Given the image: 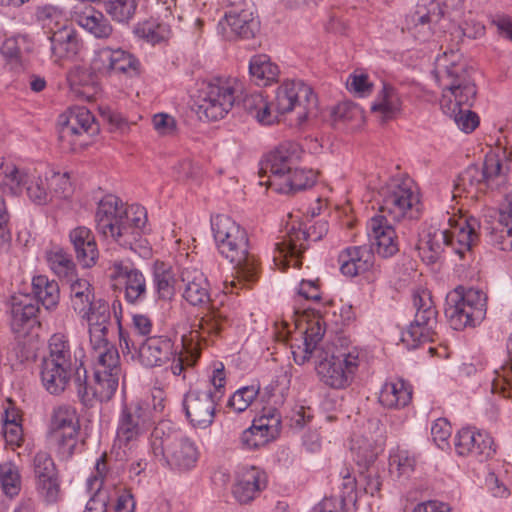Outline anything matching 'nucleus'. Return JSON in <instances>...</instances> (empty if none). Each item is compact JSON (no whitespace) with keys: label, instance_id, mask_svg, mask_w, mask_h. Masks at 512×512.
I'll return each instance as SVG.
<instances>
[{"label":"nucleus","instance_id":"423d86ee","mask_svg":"<svg viewBox=\"0 0 512 512\" xmlns=\"http://www.w3.org/2000/svg\"><path fill=\"white\" fill-rule=\"evenodd\" d=\"M84 366L67 335L53 334L48 341V354L40 363V379L51 395H60Z\"/></svg>","mask_w":512,"mask_h":512},{"label":"nucleus","instance_id":"b1692460","mask_svg":"<svg viewBox=\"0 0 512 512\" xmlns=\"http://www.w3.org/2000/svg\"><path fill=\"white\" fill-rule=\"evenodd\" d=\"M226 38L251 39L260 31V21L250 10H231L219 21Z\"/></svg>","mask_w":512,"mask_h":512},{"label":"nucleus","instance_id":"9b49d317","mask_svg":"<svg viewBox=\"0 0 512 512\" xmlns=\"http://www.w3.org/2000/svg\"><path fill=\"white\" fill-rule=\"evenodd\" d=\"M157 392L159 393L158 402H156L157 396L153 395V404L139 400L122 407L116 432V439L120 445L129 446L154 425L156 415L164 408L162 392L161 390Z\"/></svg>","mask_w":512,"mask_h":512},{"label":"nucleus","instance_id":"0e129e2a","mask_svg":"<svg viewBox=\"0 0 512 512\" xmlns=\"http://www.w3.org/2000/svg\"><path fill=\"white\" fill-rule=\"evenodd\" d=\"M372 83L368 79V75L364 73H354L349 76L347 80V88L358 94L359 96H366L372 92Z\"/></svg>","mask_w":512,"mask_h":512},{"label":"nucleus","instance_id":"c85d7f7f","mask_svg":"<svg viewBox=\"0 0 512 512\" xmlns=\"http://www.w3.org/2000/svg\"><path fill=\"white\" fill-rule=\"evenodd\" d=\"M73 19L81 28L96 39H109L114 32L109 19L92 6H86L82 10L75 11Z\"/></svg>","mask_w":512,"mask_h":512},{"label":"nucleus","instance_id":"a18cd8bd","mask_svg":"<svg viewBox=\"0 0 512 512\" xmlns=\"http://www.w3.org/2000/svg\"><path fill=\"white\" fill-rule=\"evenodd\" d=\"M507 353L509 361L500 370L494 372L495 377L491 382V392L512 398V333L507 342Z\"/></svg>","mask_w":512,"mask_h":512},{"label":"nucleus","instance_id":"393cba45","mask_svg":"<svg viewBox=\"0 0 512 512\" xmlns=\"http://www.w3.org/2000/svg\"><path fill=\"white\" fill-rule=\"evenodd\" d=\"M33 471L41 494L47 502H55L59 493V483L51 456L46 452H38L33 459Z\"/></svg>","mask_w":512,"mask_h":512},{"label":"nucleus","instance_id":"39448f33","mask_svg":"<svg viewBox=\"0 0 512 512\" xmlns=\"http://www.w3.org/2000/svg\"><path fill=\"white\" fill-rule=\"evenodd\" d=\"M480 222L470 216L461 219L453 230L435 229L429 231L420 241L419 254L427 264L438 262L445 247L451 248L460 259L470 264L474 259L473 247L479 240Z\"/></svg>","mask_w":512,"mask_h":512},{"label":"nucleus","instance_id":"20e7f679","mask_svg":"<svg viewBox=\"0 0 512 512\" xmlns=\"http://www.w3.org/2000/svg\"><path fill=\"white\" fill-rule=\"evenodd\" d=\"M299 146L296 143H284L270 152L261 163L260 178L268 176L261 185L282 194H295L314 186L317 172L312 169L294 168L299 159Z\"/></svg>","mask_w":512,"mask_h":512},{"label":"nucleus","instance_id":"f704fd0d","mask_svg":"<svg viewBox=\"0 0 512 512\" xmlns=\"http://www.w3.org/2000/svg\"><path fill=\"white\" fill-rule=\"evenodd\" d=\"M412 399V388L404 380L386 382L379 393V402L387 408H403Z\"/></svg>","mask_w":512,"mask_h":512},{"label":"nucleus","instance_id":"1a4fd4ad","mask_svg":"<svg viewBox=\"0 0 512 512\" xmlns=\"http://www.w3.org/2000/svg\"><path fill=\"white\" fill-rule=\"evenodd\" d=\"M224 365L218 363L214 366L210 383L215 391L210 388L205 390L191 389L183 400L186 417L194 427L207 428L213 423L217 402L223 396L225 387Z\"/></svg>","mask_w":512,"mask_h":512},{"label":"nucleus","instance_id":"37998d69","mask_svg":"<svg viewBox=\"0 0 512 512\" xmlns=\"http://www.w3.org/2000/svg\"><path fill=\"white\" fill-rule=\"evenodd\" d=\"M32 292L47 310L57 306L60 298L59 285L55 280H49L45 275H38L32 279Z\"/></svg>","mask_w":512,"mask_h":512},{"label":"nucleus","instance_id":"c03bdc74","mask_svg":"<svg viewBox=\"0 0 512 512\" xmlns=\"http://www.w3.org/2000/svg\"><path fill=\"white\" fill-rule=\"evenodd\" d=\"M154 288L161 300H171L175 295V276L164 262H155L153 267Z\"/></svg>","mask_w":512,"mask_h":512},{"label":"nucleus","instance_id":"412c9836","mask_svg":"<svg viewBox=\"0 0 512 512\" xmlns=\"http://www.w3.org/2000/svg\"><path fill=\"white\" fill-rule=\"evenodd\" d=\"M455 449L460 456H472L480 462L495 453L492 437L485 431L473 427L462 428L454 440Z\"/></svg>","mask_w":512,"mask_h":512},{"label":"nucleus","instance_id":"680f3d73","mask_svg":"<svg viewBox=\"0 0 512 512\" xmlns=\"http://www.w3.org/2000/svg\"><path fill=\"white\" fill-rule=\"evenodd\" d=\"M324 332L325 328L323 327L319 319L311 321L304 332L303 346L310 348L311 350L316 352L317 355H319L320 351H325L324 349H320L318 347V344L322 340Z\"/></svg>","mask_w":512,"mask_h":512},{"label":"nucleus","instance_id":"6ab92c4d","mask_svg":"<svg viewBox=\"0 0 512 512\" xmlns=\"http://www.w3.org/2000/svg\"><path fill=\"white\" fill-rule=\"evenodd\" d=\"M116 304L121 307V303L114 301L112 307L102 299H97L96 303L82 317V321L87 323L88 334L92 348H101L107 344L109 328L112 325V315L118 324L120 331V314L116 311Z\"/></svg>","mask_w":512,"mask_h":512},{"label":"nucleus","instance_id":"f257e3e1","mask_svg":"<svg viewBox=\"0 0 512 512\" xmlns=\"http://www.w3.org/2000/svg\"><path fill=\"white\" fill-rule=\"evenodd\" d=\"M456 58L451 49L437 59L436 77L442 87L440 106L460 130L471 133L479 125L478 115L470 110L477 91L466 65L457 62Z\"/></svg>","mask_w":512,"mask_h":512},{"label":"nucleus","instance_id":"0eeeda50","mask_svg":"<svg viewBox=\"0 0 512 512\" xmlns=\"http://www.w3.org/2000/svg\"><path fill=\"white\" fill-rule=\"evenodd\" d=\"M379 213L392 222L417 219L421 213L420 195L415 182L404 175L393 176L378 190Z\"/></svg>","mask_w":512,"mask_h":512},{"label":"nucleus","instance_id":"338daca9","mask_svg":"<svg viewBox=\"0 0 512 512\" xmlns=\"http://www.w3.org/2000/svg\"><path fill=\"white\" fill-rule=\"evenodd\" d=\"M357 105L351 102H342L334 107L331 116L334 122H347L359 114Z\"/></svg>","mask_w":512,"mask_h":512},{"label":"nucleus","instance_id":"8fccbe9b","mask_svg":"<svg viewBox=\"0 0 512 512\" xmlns=\"http://www.w3.org/2000/svg\"><path fill=\"white\" fill-rule=\"evenodd\" d=\"M47 262L53 272L60 278L72 281L75 265L71 257L61 248L47 253Z\"/></svg>","mask_w":512,"mask_h":512},{"label":"nucleus","instance_id":"4be33fe9","mask_svg":"<svg viewBox=\"0 0 512 512\" xmlns=\"http://www.w3.org/2000/svg\"><path fill=\"white\" fill-rule=\"evenodd\" d=\"M371 247L382 258H390L398 253L399 244L392 221L383 215L373 216L367 223Z\"/></svg>","mask_w":512,"mask_h":512},{"label":"nucleus","instance_id":"4d7b16f0","mask_svg":"<svg viewBox=\"0 0 512 512\" xmlns=\"http://www.w3.org/2000/svg\"><path fill=\"white\" fill-rule=\"evenodd\" d=\"M416 464V459L406 450H397L390 455L389 471L391 474H397L398 477L409 476Z\"/></svg>","mask_w":512,"mask_h":512},{"label":"nucleus","instance_id":"e2e57ef3","mask_svg":"<svg viewBox=\"0 0 512 512\" xmlns=\"http://www.w3.org/2000/svg\"><path fill=\"white\" fill-rule=\"evenodd\" d=\"M431 435L435 444L444 449L451 435V425L445 418H438L431 427Z\"/></svg>","mask_w":512,"mask_h":512},{"label":"nucleus","instance_id":"ea45409f","mask_svg":"<svg viewBox=\"0 0 512 512\" xmlns=\"http://www.w3.org/2000/svg\"><path fill=\"white\" fill-rule=\"evenodd\" d=\"M98 57L103 68L108 71L126 73L137 69L138 61L136 58L122 49L111 50L110 48H103L98 52Z\"/></svg>","mask_w":512,"mask_h":512},{"label":"nucleus","instance_id":"4c0bfd02","mask_svg":"<svg viewBox=\"0 0 512 512\" xmlns=\"http://www.w3.org/2000/svg\"><path fill=\"white\" fill-rule=\"evenodd\" d=\"M279 68L268 55L259 54L250 59L249 74L257 86H268L276 82L279 77Z\"/></svg>","mask_w":512,"mask_h":512},{"label":"nucleus","instance_id":"9d476101","mask_svg":"<svg viewBox=\"0 0 512 512\" xmlns=\"http://www.w3.org/2000/svg\"><path fill=\"white\" fill-rule=\"evenodd\" d=\"M165 424L156 426L152 432L151 451L160 461L171 468L186 471L193 468L198 460L194 442L177 433H165Z\"/></svg>","mask_w":512,"mask_h":512},{"label":"nucleus","instance_id":"4468645a","mask_svg":"<svg viewBox=\"0 0 512 512\" xmlns=\"http://www.w3.org/2000/svg\"><path fill=\"white\" fill-rule=\"evenodd\" d=\"M359 356L360 353L356 347H341L332 352L320 351L316 365L320 380L334 389L347 387L359 366Z\"/></svg>","mask_w":512,"mask_h":512},{"label":"nucleus","instance_id":"ddd939ff","mask_svg":"<svg viewBox=\"0 0 512 512\" xmlns=\"http://www.w3.org/2000/svg\"><path fill=\"white\" fill-rule=\"evenodd\" d=\"M58 125L60 146L68 152L87 147L100 130L94 115L83 106L72 107L60 115Z\"/></svg>","mask_w":512,"mask_h":512},{"label":"nucleus","instance_id":"864d4df0","mask_svg":"<svg viewBox=\"0 0 512 512\" xmlns=\"http://www.w3.org/2000/svg\"><path fill=\"white\" fill-rule=\"evenodd\" d=\"M0 483L7 496L18 495L21 489V476L14 463L9 461L0 463Z\"/></svg>","mask_w":512,"mask_h":512},{"label":"nucleus","instance_id":"72a5a7b5","mask_svg":"<svg viewBox=\"0 0 512 512\" xmlns=\"http://www.w3.org/2000/svg\"><path fill=\"white\" fill-rule=\"evenodd\" d=\"M51 51L56 60L72 58L80 50L81 43L72 27L64 26L53 32L49 37Z\"/></svg>","mask_w":512,"mask_h":512},{"label":"nucleus","instance_id":"7c9ffc66","mask_svg":"<svg viewBox=\"0 0 512 512\" xmlns=\"http://www.w3.org/2000/svg\"><path fill=\"white\" fill-rule=\"evenodd\" d=\"M266 486V475L257 467L243 468L233 488V494L240 503H248Z\"/></svg>","mask_w":512,"mask_h":512},{"label":"nucleus","instance_id":"69168bd1","mask_svg":"<svg viewBox=\"0 0 512 512\" xmlns=\"http://www.w3.org/2000/svg\"><path fill=\"white\" fill-rule=\"evenodd\" d=\"M444 16L451 22L458 23L467 14L464 11V0H440Z\"/></svg>","mask_w":512,"mask_h":512},{"label":"nucleus","instance_id":"a878e982","mask_svg":"<svg viewBox=\"0 0 512 512\" xmlns=\"http://www.w3.org/2000/svg\"><path fill=\"white\" fill-rule=\"evenodd\" d=\"M39 307L27 295L13 296L11 298L10 326L18 337L24 336L39 324L37 313Z\"/></svg>","mask_w":512,"mask_h":512},{"label":"nucleus","instance_id":"603ef678","mask_svg":"<svg viewBox=\"0 0 512 512\" xmlns=\"http://www.w3.org/2000/svg\"><path fill=\"white\" fill-rule=\"evenodd\" d=\"M135 33L138 37L143 38L147 42L155 45L169 37L170 28L167 24L150 20L138 24L135 28Z\"/></svg>","mask_w":512,"mask_h":512},{"label":"nucleus","instance_id":"2eb2a0df","mask_svg":"<svg viewBox=\"0 0 512 512\" xmlns=\"http://www.w3.org/2000/svg\"><path fill=\"white\" fill-rule=\"evenodd\" d=\"M119 346L125 357H138L145 367H157L171 361L176 355L174 344L168 336H151L138 345L122 327L119 331Z\"/></svg>","mask_w":512,"mask_h":512},{"label":"nucleus","instance_id":"5fc2aeb1","mask_svg":"<svg viewBox=\"0 0 512 512\" xmlns=\"http://www.w3.org/2000/svg\"><path fill=\"white\" fill-rule=\"evenodd\" d=\"M21 42L24 43L23 38ZM1 53L6 59V64L10 70L20 72L24 69L23 50L19 38L6 39L1 46Z\"/></svg>","mask_w":512,"mask_h":512},{"label":"nucleus","instance_id":"3c124183","mask_svg":"<svg viewBox=\"0 0 512 512\" xmlns=\"http://www.w3.org/2000/svg\"><path fill=\"white\" fill-rule=\"evenodd\" d=\"M105 12L118 23H128L137 8L136 0H101Z\"/></svg>","mask_w":512,"mask_h":512},{"label":"nucleus","instance_id":"79ce46f5","mask_svg":"<svg viewBox=\"0 0 512 512\" xmlns=\"http://www.w3.org/2000/svg\"><path fill=\"white\" fill-rule=\"evenodd\" d=\"M28 175L12 162L0 159V189L7 194L18 196L22 193Z\"/></svg>","mask_w":512,"mask_h":512},{"label":"nucleus","instance_id":"6e6d98bb","mask_svg":"<svg viewBox=\"0 0 512 512\" xmlns=\"http://www.w3.org/2000/svg\"><path fill=\"white\" fill-rule=\"evenodd\" d=\"M47 186V179L41 177L28 176L23 187L31 202L37 205L47 204L50 200V193Z\"/></svg>","mask_w":512,"mask_h":512},{"label":"nucleus","instance_id":"a211bd4d","mask_svg":"<svg viewBox=\"0 0 512 512\" xmlns=\"http://www.w3.org/2000/svg\"><path fill=\"white\" fill-rule=\"evenodd\" d=\"M114 288L124 291L125 300L130 304L143 302L147 295V284L143 273L125 260H115L109 267Z\"/></svg>","mask_w":512,"mask_h":512},{"label":"nucleus","instance_id":"7ed1b4c3","mask_svg":"<svg viewBox=\"0 0 512 512\" xmlns=\"http://www.w3.org/2000/svg\"><path fill=\"white\" fill-rule=\"evenodd\" d=\"M211 229L218 251L235 264L239 279L225 284L224 292L233 293L237 285L254 282L258 276V261L249 251L248 234L231 217L220 214L211 218Z\"/></svg>","mask_w":512,"mask_h":512},{"label":"nucleus","instance_id":"13d9d810","mask_svg":"<svg viewBox=\"0 0 512 512\" xmlns=\"http://www.w3.org/2000/svg\"><path fill=\"white\" fill-rule=\"evenodd\" d=\"M258 388L255 386H245L233 393V395L229 398L227 403V407L232 409L233 411L240 413L245 411L253 400L258 395Z\"/></svg>","mask_w":512,"mask_h":512},{"label":"nucleus","instance_id":"473e14b6","mask_svg":"<svg viewBox=\"0 0 512 512\" xmlns=\"http://www.w3.org/2000/svg\"><path fill=\"white\" fill-rule=\"evenodd\" d=\"M495 213L498 223L492 227L491 241L502 251H512V194L507 196V206Z\"/></svg>","mask_w":512,"mask_h":512},{"label":"nucleus","instance_id":"49530a36","mask_svg":"<svg viewBox=\"0 0 512 512\" xmlns=\"http://www.w3.org/2000/svg\"><path fill=\"white\" fill-rule=\"evenodd\" d=\"M445 17L440 0H421L415 12L411 15V21L418 25H431L438 23Z\"/></svg>","mask_w":512,"mask_h":512},{"label":"nucleus","instance_id":"f3484780","mask_svg":"<svg viewBox=\"0 0 512 512\" xmlns=\"http://www.w3.org/2000/svg\"><path fill=\"white\" fill-rule=\"evenodd\" d=\"M281 115L291 112L296 107L303 108L299 112L298 122L303 124L317 116V99L310 86L301 81H285L276 90L273 100Z\"/></svg>","mask_w":512,"mask_h":512},{"label":"nucleus","instance_id":"c756f323","mask_svg":"<svg viewBox=\"0 0 512 512\" xmlns=\"http://www.w3.org/2000/svg\"><path fill=\"white\" fill-rule=\"evenodd\" d=\"M184 284L183 297L191 305H201L210 301L209 283L202 271L196 268H184L181 272Z\"/></svg>","mask_w":512,"mask_h":512},{"label":"nucleus","instance_id":"f8f14e48","mask_svg":"<svg viewBox=\"0 0 512 512\" xmlns=\"http://www.w3.org/2000/svg\"><path fill=\"white\" fill-rule=\"evenodd\" d=\"M239 91L240 87L234 79L216 78L204 82L195 102L197 115L210 121L224 118L236 103Z\"/></svg>","mask_w":512,"mask_h":512},{"label":"nucleus","instance_id":"09e8293b","mask_svg":"<svg viewBox=\"0 0 512 512\" xmlns=\"http://www.w3.org/2000/svg\"><path fill=\"white\" fill-rule=\"evenodd\" d=\"M484 34L485 26L475 19L471 11H468L460 22L457 23V26L450 35L453 37L452 40L456 42L455 45L458 46L464 37L477 39Z\"/></svg>","mask_w":512,"mask_h":512},{"label":"nucleus","instance_id":"774afa93","mask_svg":"<svg viewBox=\"0 0 512 512\" xmlns=\"http://www.w3.org/2000/svg\"><path fill=\"white\" fill-rule=\"evenodd\" d=\"M280 112L277 111L274 102H267L266 100L263 102V106L257 110V113L253 118H255L262 125H272L278 121L280 116Z\"/></svg>","mask_w":512,"mask_h":512},{"label":"nucleus","instance_id":"052dcab7","mask_svg":"<svg viewBox=\"0 0 512 512\" xmlns=\"http://www.w3.org/2000/svg\"><path fill=\"white\" fill-rule=\"evenodd\" d=\"M483 177L481 178L486 188L497 185L495 180L501 176L502 164L501 160L495 155L487 156L484 160L483 166L480 168Z\"/></svg>","mask_w":512,"mask_h":512},{"label":"nucleus","instance_id":"c9c22d12","mask_svg":"<svg viewBox=\"0 0 512 512\" xmlns=\"http://www.w3.org/2000/svg\"><path fill=\"white\" fill-rule=\"evenodd\" d=\"M96 387H92L87 383V370L83 366L78 372L75 378L77 395L81 403L86 407L93 406L96 400L100 402L109 401L116 391H112L108 396L104 397L106 387L104 381L101 379H95Z\"/></svg>","mask_w":512,"mask_h":512},{"label":"nucleus","instance_id":"58836bf2","mask_svg":"<svg viewBox=\"0 0 512 512\" xmlns=\"http://www.w3.org/2000/svg\"><path fill=\"white\" fill-rule=\"evenodd\" d=\"M228 325L227 315L219 309L212 308L198 320L197 324L192 325L191 339L193 340L194 337L204 339V335H219Z\"/></svg>","mask_w":512,"mask_h":512},{"label":"nucleus","instance_id":"dca6fc26","mask_svg":"<svg viewBox=\"0 0 512 512\" xmlns=\"http://www.w3.org/2000/svg\"><path fill=\"white\" fill-rule=\"evenodd\" d=\"M415 319L407 330L402 332L401 341L408 349H415L425 342L435 341L437 311L428 292L414 295Z\"/></svg>","mask_w":512,"mask_h":512},{"label":"nucleus","instance_id":"6e6552de","mask_svg":"<svg viewBox=\"0 0 512 512\" xmlns=\"http://www.w3.org/2000/svg\"><path fill=\"white\" fill-rule=\"evenodd\" d=\"M486 294L476 288L456 287L446 297L445 316L454 330L479 324L486 314Z\"/></svg>","mask_w":512,"mask_h":512},{"label":"nucleus","instance_id":"e433bc0d","mask_svg":"<svg viewBox=\"0 0 512 512\" xmlns=\"http://www.w3.org/2000/svg\"><path fill=\"white\" fill-rule=\"evenodd\" d=\"M401 106L402 100L398 91L391 85L384 83L371 106V110L380 113L381 120L386 122L396 117L401 110Z\"/></svg>","mask_w":512,"mask_h":512},{"label":"nucleus","instance_id":"f03ea898","mask_svg":"<svg viewBox=\"0 0 512 512\" xmlns=\"http://www.w3.org/2000/svg\"><path fill=\"white\" fill-rule=\"evenodd\" d=\"M96 230L105 238H111L120 246L140 255L149 253L143 238L147 223L146 209L133 204L125 206L120 198L109 194L103 197L95 213Z\"/></svg>","mask_w":512,"mask_h":512},{"label":"nucleus","instance_id":"2f4dec72","mask_svg":"<svg viewBox=\"0 0 512 512\" xmlns=\"http://www.w3.org/2000/svg\"><path fill=\"white\" fill-rule=\"evenodd\" d=\"M277 437L275 421L272 420V425H269L264 419H255L252 425L241 433L240 443L243 449L256 450Z\"/></svg>","mask_w":512,"mask_h":512},{"label":"nucleus","instance_id":"bf43d9fd","mask_svg":"<svg viewBox=\"0 0 512 512\" xmlns=\"http://www.w3.org/2000/svg\"><path fill=\"white\" fill-rule=\"evenodd\" d=\"M73 192L68 173H53L49 179L50 197L68 198Z\"/></svg>","mask_w":512,"mask_h":512},{"label":"nucleus","instance_id":"cd10ccee","mask_svg":"<svg viewBox=\"0 0 512 512\" xmlns=\"http://www.w3.org/2000/svg\"><path fill=\"white\" fill-rule=\"evenodd\" d=\"M69 239L79 264L85 268L94 266L99 251L92 231L84 226L76 227L70 231Z\"/></svg>","mask_w":512,"mask_h":512},{"label":"nucleus","instance_id":"bb28decb","mask_svg":"<svg viewBox=\"0 0 512 512\" xmlns=\"http://www.w3.org/2000/svg\"><path fill=\"white\" fill-rule=\"evenodd\" d=\"M340 271L354 277L374 268L375 256L371 246H351L339 254Z\"/></svg>","mask_w":512,"mask_h":512},{"label":"nucleus","instance_id":"a19ab883","mask_svg":"<svg viewBox=\"0 0 512 512\" xmlns=\"http://www.w3.org/2000/svg\"><path fill=\"white\" fill-rule=\"evenodd\" d=\"M343 494L340 498L326 497L317 506L314 507L312 512H342L346 503H355L356 496V480L351 477L349 473L343 476Z\"/></svg>","mask_w":512,"mask_h":512},{"label":"nucleus","instance_id":"aec40b11","mask_svg":"<svg viewBox=\"0 0 512 512\" xmlns=\"http://www.w3.org/2000/svg\"><path fill=\"white\" fill-rule=\"evenodd\" d=\"M51 428L53 437L57 441L58 453L63 458L73 455L77 445L79 420L76 409L70 405H61L54 409Z\"/></svg>","mask_w":512,"mask_h":512},{"label":"nucleus","instance_id":"de8ad7c7","mask_svg":"<svg viewBox=\"0 0 512 512\" xmlns=\"http://www.w3.org/2000/svg\"><path fill=\"white\" fill-rule=\"evenodd\" d=\"M483 174L480 171V167L477 165L468 166L457 178L454 185V194L453 197L457 196L456 193L468 192V193H477L484 192L486 190V186L481 179Z\"/></svg>","mask_w":512,"mask_h":512},{"label":"nucleus","instance_id":"5701e85b","mask_svg":"<svg viewBox=\"0 0 512 512\" xmlns=\"http://www.w3.org/2000/svg\"><path fill=\"white\" fill-rule=\"evenodd\" d=\"M93 349L97 352L94 379H102L104 381V386L106 387L104 397H106L118 388L121 371L119 354L117 349L110 345L108 340L105 346Z\"/></svg>","mask_w":512,"mask_h":512}]
</instances>
